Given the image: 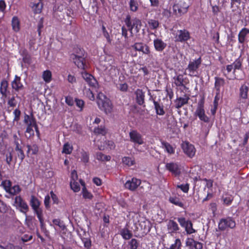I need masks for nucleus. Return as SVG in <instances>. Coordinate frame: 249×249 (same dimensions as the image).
<instances>
[{
    "label": "nucleus",
    "instance_id": "f257e3e1",
    "mask_svg": "<svg viewBox=\"0 0 249 249\" xmlns=\"http://www.w3.org/2000/svg\"><path fill=\"white\" fill-rule=\"evenodd\" d=\"M191 5L189 0H175L173 6V14L180 17L187 13Z\"/></svg>",
    "mask_w": 249,
    "mask_h": 249
},
{
    "label": "nucleus",
    "instance_id": "f03ea898",
    "mask_svg": "<svg viewBox=\"0 0 249 249\" xmlns=\"http://www.w3.org/2000/svg\"><path fill=\"white\" fill-rule=\"evenodd\" d=\"M124 22L131 36L133 35V32L135 33H139L142 26L141 20L140 19L137 18L131 19V16L129 14L126 15Z\"/></svg>",
    "mask_w": 249,
    "mask_h": 249
},
{
    "label": "nucleus",
    "instance_id": "7ed1b4c3",
    "mask_svg": "<svg viewBox=\"0 0 249 249\" xmlns=\"http://www.w3.org/2000/svg\"><path fill=\"white\" fill-rule=\"evenodd\" d=\"M97 104L99 108L106 114L111 113L112 106L110 100L102 92H99L97 96Z\"/></svg>",
    "mask_w": 249,
    "mask_h": 249
},
{
    "label": "nucleus",
    "instance_id": "20e7f679",
    "mask_svg": "<svg viewBox=\"0 0 249 249\" xmlns=\"http://www.w3.org/2000/svg\"><path fill=\"white\" fill-rule=\"evenodd\" d=\"M77 49L79 50V52H76V54H71V57L74 63L79 69L85 70L87 68L88 66L83 53L84 50L80 48H77Z\"/></svg>",
    "mask_w": 249,
    "mask_h": 249
},
{
    "label": "nucleus",
    "instance_id": "39448f33",
    "mask_svg": "<svg viewBox=\"0 0 249 249\" xmlns=\"http://www.w3.org/2000/svg\"><path fill=\"white\" fill-rule=\"evenodd\" d=\"M202 60L201 57L189 62L186 70L189 72L188 75L191 77H199L198 68L200 66Z\"/></svg>",
    "mask_w": 249,
    "mask_h": 249
},
{
    "label": "nucleus",
    "instance_id": "423d86ee",
    "mask_svg": "<svg viewBox=\"0 0 249 249\" xmlns=\"http://www.w3.org/2000/svg\"><path fill=\"white\" fill-rule=\"evenodd\" d=\"M130 141L136 144L142 145L144 143L142 135L136 130H131L129 133Z\"/></svg>",
    "mask_w": 249,
    "mask_h": 249
},
{
    "label": "nucleus",
    "instance_id": "0eeeda50",
    "mask_svg": "<svg viewBox=\"0 0 249 249\" xmlns=\"http://www.w3.org/2000/svg\"><path fill=\"white\" fill-rule=\"evenodd\" d=\"M82 77L84 79L92 89H96L98 84L96 79L90 74L86 71L81 72Z\"/></svg>",
    "mask_w": 249,
    "mask_h": 249
},
{
    "label": "nucleus",
    "instance_id": "6e6552de",
    "mask_svg": "<svg viewBox=\"0 0 249 249\" xmlns=\"http://www.w3.org/2000/svg\"><path fill=\"white\" fill-rule=\"evenodd\" d=\"M190 34L186 29L178 30L175 36L176 41L185 42L190 39Z\"/></svg>",
    "mask_w": 249,
    "mask_h": 249
},
{
    "label": "nucleus",
    "instance_id": "1a4fd4ad",
    "mask_svg": "<svg viewBox=\"0 0 249 249\" xmlns=\"http://www.w3.org/2000/svg\"><path fill=\"white\" fill-rule=\"evenodd\" d=\"M181 148L184 153L189 158H192L196 154V150L194 145L188 142H183Z\"/></svg>",
    "mask_w": 249,
    "mask_h": 249
},
{
    "label": "nucleus",
    "instance_id": "9d476101",
    "mask_svg": "<svg viewBox=\"0 0 249 249\" xmlns=\"http://www.w3.org/2000/svg\"><path fill=\"white\" fill-rule=\"evenodd\" d=\"M166 169L175 176H178L181 174V168L180 165L174 162L167 163L165 164Z\"/></svg>",
    "mask_w": 249,
    "mask_h": 249
},
{
    "label": "nucleus",
    "instance_id": "9b49d317",
    "mask_svg": "<svg viewBox=\"0 0 249 249\" xmlns=\"http://www.w3.org/2000/svg\"><path fill=\"white\" fill-rule=\"evenodd\" d=\"M131 48L136 51L141 52L143 54L150 55L151 52L149 47L142 42H136L131 46Z\"/></svg>",
    "mask_w": 249,
    "mask_h": 249
},
{
    "label": "nucleus",
    "instance_id": "f8f14e48",
    "mask_svg": "<svg viewBox=\"0 0 249 249\" xmlns=\"http://www.w3.org/2000/svg\"><path fill=\"white\" fill-rule=\"evenodd\" d=\"M141 184V180L140 179L132 178L131 179L126 181L124 184V187L129 190L134 191Z\"/></svg>",
    "mask_w": 249,
    "mask_h": 249
},
{
    "label": "nucleus",
    "instance_id": "ddd939ff",
    "mask_svg": "<svg viewBox=\"0 0 249 249\" xmlns=\"http://www.w3.org/2000/svg\"><path fill=\"white\" fill-rule=\"evenodd\" d=\"M11 87L12 88V92H18L20 90L23 89L24 86L21 82L20 77L16 75L13 81L11 82Z\"/></svg>",
    "mask_w": 249,
    "mask_h": 249
},
{
    "label": "nucleus",
    "instance_id": "4468645a",
    "mask_svg": "<svg viewBox=\"0 0 249 249\" xmlns=\"http://www.w3.org/2000/svg\"><path fill=\"white\" fill-rule=\"evenodd\" d=\"M173 79L174 84L178 87H185V85L188 83V78H184L182 74H177Z\"/></svg>",
    "mask_w": 249,
    "mask_h": 249
},
{
    "label": "nucleus",
    "instance_id": "2eb2a0df",
    "mask_svg": "<svg viewBox=\"0 0 249 249\" xmlns=\"http://www.w3.org/2000/svg\"><path fill=\"white\" fill-rule=\"evenodd\" d=\"M15 203L17 207L20 208L22 213H26L29 210V207L27 203L20 196H17L15 199Z\"/></svg>",
    "mask_w": 249,
    "mask_h": 249
},
{
    "label": "nucleus",
    "instance_id": "dca6fc26",
    "mask_svg": "<svg viewBox=\"0 0 249 249\" xmlns=\"http://www.w3.org/2000/svg\"><path fill=\"white\" fill-rule=\"evenodd\" d=\"M153 45L157 52L161 53L166 48L167 44L161 38H156L153 40Z\"/></svg>",
    "mask_w": 249,
    "mask_h": 249
},
{
    "label": "nucleus",
    "instance_id": "f3484780",
    "mask_svg": "<svg viewBox=\"0 0 249 249\" xmlns=\"http://www.w3.org/2000/svg\"><path fill=\"white\" fill-rule=\"evenodd\" d=\"M135 95L136 103L140 106L145 107V92L142 89H138L135 91Z\"/></svg>",
    "mask_w": 249,
    "mask_h": 249
},
{
    "label": "nucleus",
    "instance_id": "a211bd4d",
    "mask_svg": "<svg viewBox=\"0 0 249 249\" xmlns=\"http://www.w3.org/2000/svg\"><path fill=\"white\" fill-rule=\"evenodd\" d=\"M233 223V221L231 218L228 217L225 219H222L218 224V228L221 231L225 230L228 228H232L231 224Z\"/></svg>",
    "mask_w": 249,
    "mask_h": 249
},
{
    "label": "nucleus",
    "instance_id": "6ab92c4d",
    "mask_svg": "<svg viewBox=\"0 0 249 249\" xmlns=\"http://www.w3.org/2000/svg\"><path fill=\"white\" fill-rule=\"evenodd\" d=\"M167 229L169 233L171 234L177 233L179 227L177 223L173 220H169L167 224Z\"/></svg>",
    "mask_w": 249,
    "mask_h": 249
},
{
    "label": "nucleus",
    "instance_id": "aec40b11",
    "mask_svg": "<svg viewBox=\"0 0 249 249\" xmlns=\"http://www.w3.org/2000/svg\"><path fill=\"white\" fill-rule=\"evenodd\" d=\"M24 123L27 125V126H29L30 124V126H35V125L37 124L36 119L32 112L31 113L30 115L26 114H25Z\"/></svg>",
    "mask_w": 249,
    "mask_h": 249
},
{
    "label": "nucleus",
    "instance_id": "412c9836",
    "mask_svg": "<svg viewBox=\"0 0 249 249\" xmlns=\"http://www.w3.org/2000/svg\"><path fill=\"white\" fill-rule=\"evenodd\" d=\"M16 98H19L18 96V94L17 93L13 92V93L12 92V95L8 97L7 98V106H9V107H11L12 108L15 107H16L17 105V101L16 99Z\"/></svg>",
    "mask_w": 249,
    "mask_h": 249
},
{
    "label": "nucleus",
    "instance_id": "4be33fe9",
    "mask_svg": "<svg viewBox=\"0 0 249 249\" xmlns=\"http://www.w3.org/2000/svg\"><path fill=\"white\" fill-rule=\"evenodd\" d=\"M153 104L154 105V108L156 114L160 116H162L164 115L165 112L164 110V107L162 104H160V103L155 100H153Z\"/></svg>",
    "mask_w": 249,
    "mask_h": 249
},
{
    "label": "nucleus",
    "instance_id": "5701e85b",
    "mask_svg": "<svg viewBox=\"0 0 249 249\" xmlns=\"http://www.w3.org/2000/svg\"><path fill=\"white\" fill-rule=\"evenodd\" d=\"M214 80V89L216 92H220L221 88L223 87L225 84V80L223 78L215 76Z\"/></svg>",
    "mask_w": 249,
    "mask_h": 249
},
{
    "label": "nucleus",
    "instance_id": "b1692460",
    "mask_svg": "<svg viewBox=\"0 0 249 249\" xmlns=\"http://www.w3.org/2000/svg\"><path fill=\"white\" fill-rule=\"evenodd\" d=\"M34 212L36 214L37 217L39 220L41 229L42 230H44L45 229V224L43 218L42 209L41 208L40 209L35 210Z\"/></svg>",
    "mask_w": 249,
    "mask_h": 249
},
{
    "label": "nucleus",
    "instance_id": "393cba45",
    "mask_svg": "<svg viewBox=\"0 0 249 249\" xmlns=\"http://www.w3.org/2000/svg\"><path fill=\"white\" fill-rule=\"evenodd\" d=\"M189 100V97L185 98L178 97L176 99L175 101V107L176 108L179 109L183 107L184 105L187 104Z\"/></svg>",
    "mask_w": 249,
    "mask_h": 249
},
{
    "label": "nucleus",
    "instance_id": "a878e982",
    "mask_svg": "<svg viewBox=\"0 0 249 249\" xmlns=\"http://www.w3.org/2000/svg\"><path fill=\"white\" fill-rule=\"evenodd\" d=\"M30 204L34 211L41 209L39 207L40 205L39 200L34 196H31Z\"/></svg>",
    "mask_w": 249,
    "mask_h": 249
},
{
    "label": "nucleus",
    "instance_id": "bb28decb",
    "mask_svg": "<svg viewBox=\"0 0 249 249\" xmlns=\"http://www.w3.org/2000/svg\"><path fill=\"white\" fill-rule=\"evenodd\" d=\"M120 234L123 238L125 240H129L133 236L131 231L126 228L121 229L120 231Z\"/></svg>",
    "mask_w": 249,
    "mask_h": 249
},
{
    "label": "nucleus",
    "instance_id": "cd10ccee",
    "mask_svg": "<svg viewBox=\"0 0 249 249\" xmlns=\"http://www.w3.org/2000/svg\"><path fill=\"white\" fill-rule=\"evenodd\" d=\"M12 29L16 32H18L20 30V20L18 17L14 16L12 19Z\"/></svg>",
    "mask_w": 249,
    "mask_h": 249
},
{
    "label": "nucleus",
    "instance_id": "c85d7f7f",
    "mask_svg": "<svg viewBox=\"0 0 249 249\" xmlns=\"http://www.w3.org/2000/svg\"><path fill=\"white\" fill-rule=\"evenodd\" d=\"M162 147L169 154H173L175 153V148L168 142L165 141L161 142Z\"/></svg>",
    "mask_w": 249,
    "mask_h": 249
},
{
    "label": "nucleus",
    "instance_id": "c756f323",
    "mask_svg": "<svg viewBox=\"0 0 249 249\" xmlns=\"http://www.w3.org/2000/svg\"><path fill=\"white\" fill-rule=\"evenodd\" d=\"M169 201L170 203L176 206L181 208H183V203L181 201L180 198L177 196H170L169 198Z\"/></svg>",
    "mask_w": 249,
    "mask_h": 249
},
{
    "label": "nucleus",
    "instance_id": "7c9ffc66",
    "mask_svg": "<svg viewBox=\"0 0 249 249\" xmlns=\"http://www.w3.org/2000/svg\"><path fill=\"white\" fill-rule=\"evenodd\" d=\"M128 4L131 12H136L138 10L139 5L137 0H130Z\"/></svg>",
    "mask_w": 249,
    "mask_h": 249
},
{
    "label": "nucleus",
    "instance_id": "2f4dec72",
    "mask_svg": "<svg viewBox=\"0 0 249 249\" xmlns=\"http://www.w3.org/2000/svg\"><path fill=\"white\" fill-rule=\"evenodd\" d=\"M249 33V30L247 28H243L238 35V39L240 43L245 41L246 36Z\"/></svg>",
    "mask_w": 249,
    "mask_h": 249
},
{
    "label": "nucleus",
    "instance_id": "473e14b6",
    "mask_svg": "<svg viewBox=\"0 0 249 249\" xmlns=\"http://www.w3.org/2000/svg\"><path fill=\"white\" fill-rule=\"evenodd\" d=\"M184 229L188 234H191L196 232V231L193 227L192 222L190 220H188V223L184 227Z\"/></svg>",
    "mask_w": 249,
    "mask_h": 249
},
{
    "label": "nucleus",
    "instance_id": "72a5a7b5",
    "mask_svg": "<svg viewBox=\"0 0 249 249\" xmlns=\"http://www.w3.org/2000/svg\"><path fill=\"white\" fill-rule=\"evenodd\" d=\"M248 87L246 85H242L240 88V96L243 99H246L248 97Z\"/></svg>",
    "mask_w": 249,
    "mask_h": 249
},
{
    "label": "nucleus",
    "instance_id": "f704fd0d",
    "mask_svg": "<svg viewBox=\"0 0 249 249\" xmlns=\"http://www.w3.org/2000/svg\"><path fill=\"white\" fill-rule=\"evenodd\" d=\"M96 159L102 161H107L110 160L111 157L109 155H104L101 152H98L96 153Z\"/></svg>",
    "mask_w": 249,
    "mask_h": 249
},
{
    "label": "nucleus",
    "instance_id": "c9c22d12",
    "mask_svg": "<svg viewBox=\"0 0 249 249\" xmlns=\"http://www.w3.org/2000/svg\"><path fill=\"white\" fill-rule=\"evenodd\" d=\"M149 27L151 30H156L159 26L160 23L158 20L150 19L148 21Z\"/></svg>",
    "mask_w": 249,
    "mask_h": 249
},
{
    "label": "nucleus",
    "instance_id": "e433bc0d",
    "mask_svg": "<svg viewBox=\"0 0 249 249\" xmlns=\"http://www.w3.org/2000/svg\"><path fill=\"white\" fill-rule=\"evenodd\" d=\"M52 74L49 70H46L43 71L42 74V78L45 82L49 83L52 80Z\"/></svg>",
    "mask_w": 249,
    "mask_h": 249
},
{
    "label": "nucleus",
    "instance_id": "4c0bfd02",
    "mask_svg": "<svg viewBox=\"0 0 249 249\" xmlns=\"http://www.w3.org/2000/svg\"><path fill=\"white\" fill-rule=\"evenodd\" d=\"M9 88V83L8 81L3 79L1 80L0 85V93H4L6 91L7 89Z\"/></svg>",
    "mask_w": 249,
    "mask_h": 249
},
{
    "label": "nucleus",
    "instance_id": "58836bf2",
    "mask_svg": "<svg viewBox=\"0 0 249 249\" xmlns=\"http://www.w3.org/2000/svg\"><path fill=\"white\" fill-rule=\"evenodd\" d=\"M81 193L83 197L85 199H91L93 197L92 194L87 190L86 187L82 188Z\"/></svg>",
    "mask_w": 249,
    "mask_h": 249
},
{
    "label": "nucleus",
    "instance_id": "ea45409f",
    "mask_svg": "<svg viewBox=\"0 0 249 249\" xmlns=\"http://www.w3.org/2000/svg\"><path fill=\"white\" fill-rule=\"evenodd\" d=\"M182 243L179 238H177L174 243L170 245L168 249H181Z\"/></svg>",
    "mask_w": 249,
    "mask_h": 249
},
{
    "label": "nucleus",
    "instance_id": "a19ab883",
    "mask_svg": "<svg viewBox=\"0 0 249 249\" xmlns=\"http://www.w3.org/2000/svg\"><path fill=\"white\" fill-rule=\"evenodd\" d=\"M122 162L124 164L128 166H132L135 163V160L129 157H124L122 159Z\"/></svg>",
    "mask_w": 249,
    "mask_h": 249
},
{
    "label": "nucleus",
    "instance_id": "79ce46f5",
    "mask_svg": "<svg viewBox=\"0 0 249 249\" xmlns=\"http://www.w3.org/2000/svg\"><path fill=\"white\" fill-rule=\"evenodd\" d=\"M130 249H137L139 246V242L135 238H132L128 243Z\"/></svg>",
    "mask_w": 249,
    "mask_h": 249
},
{
    "label": "nucleus",
    "instance_id": "37998d69",
    "mask_svg": "<svg viewBox=\"0 0 249 249\" xmlns=\"http://www.w3.org/2000/svg\"><path fill=\"white\" fill-rule=\"evenodd\" d=\"M27 147L28 148L27 153H29L31 151L32 155H36L37 154L38 152V147L36 144H35L32 145H27Z\"/></svg>",
    "mask_w": 249,
    "mask_h": 249
},
{
    "label": "nucleus",
    "instance_id": "c03bdc74",
    "mask_svg": "<svg viewBox=\"0 0 249 249\" xmlns=\"http://www.w3.org/2000/svg\"><path fill=\"white\" fill-rule=\"evenodd\" d=\"M73 150L72 146L68 142L64 144L62 152L66 154H70Z\"/></svg>",
    "mask_w": 249,
    "mask_h": 249
},
{
    "label": "nucleus",
    "instance_id": "a18cd8bd",
    "mask_svg": "<svg viewBox=\"0 0 249 249\" xmlns=\"http://www.w3.org/2000/svg\"><path fill=\"white\" fill-rule=\"evenodd\" d=\"M1 185L5 191L8 193L12 186V182L9 180H4L1 182Z\"/></svg>",
    "mask_w": 249,
    "mask_h": 249
},
{
    "label": "nucleus",
    "instance_id": "49530a36",
    "mask_svg": "<svg viewBox=\"0 0 249 249\" xmlns=\"http://www.w3.org/2000/svg\"><path fill=\"white\" fill-rule=\"evenodd\" d=\"M94 132L97 134H101L102 135H105L107 131L106 127L104 126H100L94 128Z\"/></svg>",
    "mask_w": 249,
    "mask_h": 249
},
{
    "label": "nucleus",
    "instance_id": "de8ad7c7",
    "mask_svg": "<svg viewBox=\"0 0 249 249\" xmlns=\"http://www.w3.org/2000/svg\"><path fill=\"white\" fill-rule=\"evenodd\" d=\"M34 12L36 14H39L41 12L43 8V4L41 1H38L37 3H35L33 6Z\"/></svg>",
    "mask_w": 249,
    "mask_h": 249
},
{
    "label": "nucleus",
    "instance_id": "09e8293b",
    "mask_svg": "<svg viewBox=\"0 0 249 249\" xmlns=\"http://www.w3.org/2000/svg\"><path fill=\"white\" fill-rule=\"evenodd\" d=\"M21 191V189L19 185H15L11 187L10 191L8 192L10 195H16Z\"/></svg>",
    "mask_w": 249,
    "mask_h": 249
},
{
    "label": "nucleus",
    "instance_id": "8fccbe9b",
    "mask_svg": "<svg viewBox=\"0 0 249 249\" xmlns=\"http://www.w3.org/2000/svg\"><path fill=\"white\" fill-rule=\"evenodd\" d=\"M34 127L33 126H30V124L29 126H27L25 133L27 134L26 136V137L28 139L32 138L34 136V131L33 129Z\"/></svg>",
    "mask_w": 249,
    "mask_h": 249
},
{
    "label": "nucleus",
    "instance_id": "3c124183",
    "mask_svg": "<svg viewBox=\"0 0 249 249\" xmlns=\"http://www.w3.org/2000/svg\"><path fill=\"white\" fill-rule=\"evenodd\" d=\"M70 186L74 192H78L80 190V185L75 180H71Z\"/></svg>",
    "mask_w": 249,
    "mask_h": 249
},
{
    "label": "nucleus",
    "instance_id": "603ef678",
    "mask_svg": "<svg viewBox=\"0 0 249 249\" xmlns=\"http://www.w3.org/2000/svg\"><path fill=\"white\" fill-rule=\"evenodd\" d=\"M102 30L104 36L106 38L107 42L108 43H111L112 39L110 38V36L106 29V27L103 25L102 26Z\"/></svg>",
    "mask_w": 249,
    "mask_h": 249
},
{
    "label": "nucleus",
    "instance_id": "864d4df0",
    "mask_svg": "<svg viewBox=\"0 0 249 249\" xmlns=\"http://www.w3.org/2000/svg\"><path fill=\"white\" fill-rule=\"evenodd\" d=\"M83 243L84 244V246L85 248L87 249H89L91 247V240L90 237L83 238L81 240Z\"/></svg>",
    "mask_w": 249,
    "mask_h": 249
},
{
    "label": "nucleus",
    "instance_id": "5fc2aeb1",
    "mask_svg": "<svg viewBox=\"0 0 249 249\" xmlns=\"http://www.w3.org/2000/svg\"><path fill=\"white\" fill-rule=\"evenodd\" d=\"M74 101L76 106L79 108V111H82L85 106V102L83 100L77 98H75Z\"/></svg>",
    "mask_w": 249,
    "mask_h": 249
},
{
    "label": "nucleus",
    "instance_id": "6e6d98bb",
    "mask_svg": "<svg viewBox=\"0 0 249 249\" xmlns=\"http://www.w3.org/2000/svg\"><path fill=\"white\" fill-rule=\"evenodd\" d=\"M177 188L180 189L183 192L187 193L189 190L190 184L187 183L186 184L178 185Z\"/></svg>",
    "mask_w": 249,
    "mask_h": 249
},
{
    "label": "nucleus",
    "instance_id": "4d7b16f0",
    "mask_svg": "<svg viewBox=\"0 0 249 249\" xmlns=\"http://www.w3.org/2000/svg\"><path fill=\"white\" fill-rule=\"evenodd\" d=\"M84 93L86 96L91 101H93L95 99V97L93 91L90 89H85Z\"/></svg>",
    "mask_w": 249,
    "mask_h": 249
},
{
    "label": "nucleus",
    "instance_id": "13d9d810",
    "mask_svg": "<svg viewBox=\"0 0 249 249\" xmlns=\"http://www.w3.org/2000/svg\"><path fill=\"white\" fill-rule=\"evenodd\" d=\"M13 114L14 117L13 119L14 122H18L20 120V117L21 115V111L18 108H16L13 111Z\"/></svg>",
    "mask_w": 249,
    "mask_h": 249
},
{
    "label": "nucleus",
    "instance_id": "bf43d9fd",
    "mask_svg": "<svg viewBox=\"0 0 249 249\" xmlns=\"http://www.w3.org/2000/svg\"><path fill=\"white\" fill-rule=\"evenodd\" d=\"M81 160L84 163H87L89 160V154L88 152L83 151L81 152Z\"/></svg>",
    "mask_w": 249,
    "mask_h": 249
},
{
    "label": "nucleus",
    "instance_id": "052dcab7",
    "mask_svg": "<svg viewBox=\"0 0 249 249\" xmlns=\"http://www.w3.org/2000/svg\"><path fill=\"white\" fill-rule=\"evenodd\" d=\"M17 152V156L20 160V162H22L25 158V155L22 148H19L18 150H15Z\"/></svg>",
    "mask_w": 249,
    "mask_h": 249
},
{
    "label": "nucleus",
    "instance_id": "680f3d73",
    "mask_svg": "<svg viewBox=\"0 0 249 249\" xmlns=\"http://www.w3.org/2000/svg\"><path fill=\"white\" fill-rule=\"evenodd\" d=\"M177 220L181 227L183 228H184L188 223V220H186L184 217H178Z\"/></svg>",
    "mask_w": 249,
    "mask_h": 249
},
{
    "label": "nucleus",
    "instance_id": "e2e57ef3",
    "mask_svg": "<svg viewBox=\"0 0 249 249\" xmlns=\"http://www.w3.org/2000/svg\"><path fill=\"white\" fill-rule=\"evenodd\" d=\"M196 241L193 238H188L186 241V245L187 246L189 247L191 249L194 247Z\"/></svg>",
    "mask_w": 249,
    "mask_h": 249
},
{
    "label": "nucleus",
    "instance_id": "0e129e2a",
    "mask_svg": "<svg viewBox=\"0 0 249 249\" xmlns=\"http://www.w3.org/2000/svg\"><path fill=\"white\" fill-rule=\"evenodd\" d=\"M78 235L81 240L83 239V238L90 237V236L88 232L83 230H81V231H79Z\"/></svg>",
    "mask_w": 249,
    "mask_h": 249
},
{
    "label": "nucleus",
    "instance_id": "69168bd1",
    "mask_svg": "<svg viewBox=\"0 0 249 249\" xmlns=\"http://www.w3.org/2000/svg\"><path fill=\"white\" fill-rule=\"evenodd\" d=\"M14 144L16 145L15 150H18L19 148H21V146L20 145L19 141H20L19 139L16 135H14Z\"/></svg>",
    "mask_w": 249,
    "mask_h": 249
},
{
    "label": "nucleus",
    "instance_id": "338daca9",
    "mask_svg": "<svg viewBox=\"0 0 249 249\" xmlns=\"http://www.w3.org/2000/svg\"><path fill=\"white\" fill-rule=\"evenodd\" d=\"M65 102L69 106H72L74 105L73 98L70 96L65 97Z\"/></svg>",
    "mask_w": 249,
    "mask_h": 249
},
{
    "label": "nucleus",
    "instance_id": "774afa93",
    "mask_svg": "<svg viewBox=\"0 0 249 249\" xmlns=\"http://www.w3.org/2000/svg\"><path fill=\"white\" fill-rule=\"evenodd\" d=\"M6 162L7 164L10 165L11 161L13 160V155L11 152H8L6 153Z\"/></svg>",
    "mask_w": 249,
    "mask_h": 249
}]
</instances>
